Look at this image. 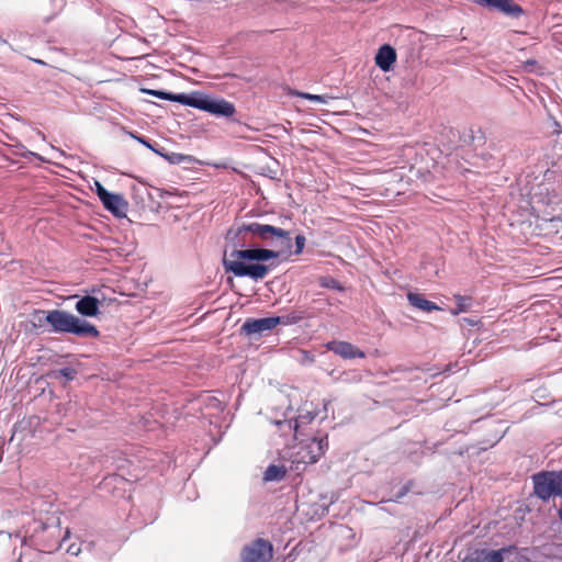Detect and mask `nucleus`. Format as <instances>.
<instances>
[{
    "mask_svg": "<svg viewBox=\"0 0 562 562\" xmlns=\"http://www.w3.org/2000/svg\"><path fill=\"white\" fill-rule=\"evenodd\" d=\"M535 494L542 501L562 496V471H547L533 475Z\"/></svg>",
    "mask_w": 562,
    "mask_h": 562,
    "instance_id": "4",
    "label": "nucleus"
},
{
    "mask_svg": "<svg viewBox=\"0 0 562 562\" xmlns=\"http://www.w3.org/2000/svg\"><path fill=\"white\" fill-rule=\"evenodd\" d=\"M328 448L327 438H312L306 443L301 442L295 452L293 462L313 464L325 453Z\"/></svg>",
    "mask_w": 562,
    "mask_h": 562,
    "instance_id": "5",
    "label": "nucleus"
},
{
    "mask_svg": "<svg viewBox=\"0 0 562 562\" xmlns=\"http://www.w3.org/2000/svg\"><path fill=\"white\" fill-rule=\"evenodd\" d=\"M225 239L234 249L229 254L224 252V270L235 277H248L256 281L266 278L273 267L266 262L277 259L281 250L292 245L290 232L258 222L232 226Z\"/></svg>",
    "mask_w": 562,
    "mask_h": 562,
    "instance_id": "1",
    "label": "nucleus"
},
{
    "mask_svg": "<svg viewBox=\"0 0 562 562\" xmlns=\"http://www.w3.org/2000/svg\"><path fill=\"white\" fill-rule=\"evenodd\" d=\"M474 2L513 18H518L524 13L522 8L513 2V0H474Z\"/></svg>",
    "mask_w": 562,
    "mask_h": 562,
    "instance_id": "8",
    "label": "nucleus"
},
{
    "mask_svg": "<svg viewBox=\"0 0 562 562\" xmlns=\"http://www.w3.org/2000/svg\"><path fill=\"white\" fill-rule=\"evenodd\" d=\"M407 300L412 306L424 312H432L440 310V307L436 303L428 301L427 299L424 297V295L419 293L409 292L407 294Z\"/></svg>",
    "mask_w": 562,
    "mask_h": 562,
    "instance_id": "13",
    "label": "nucleus"
},
{
    "mask_svg": "<svg viewBox=\"0 0 562 562\" xmlns=\"http://www.w3.org/2000/svg\"><path fill=\"white\" fill-rule=\"evenodd\" d=\"M58 375L63 376L67 381H71L76 378L77 371L72 367H66L58 370Z\"/></svg>",
    "mask_w": 562,
    "mask_h": 562,
    "instance_id": "21",
    "label": "nucleus"
},
{
    "mask_svg": "<svg viewBox=\"0 0 562 562\" xmlns=\"http://www.w3.org/2000/svg\"><path fill=\"white\" fill-rule=\"evenodd\" d=\"M326 349L328 351L338 355L342 359H355V358H364L366 353L353 346L351 342L342 341V340H333L326 344Z\"/></svg>",
    "mask_w": 562,
    "mask_h": 562,
    "instance_id": "10",
    "label": "nucleus"
},
{
    "mask_svg": "<svg viewBox=\"0 0 562 562\" xmlns=\"http://www.w3.org/2000/svg\"><path fill=\"white\" fill-rule=\"evenodd\" d=\"M272 558V546L269 541L257 539L246 546L241 552L243 562H267Z\"/></svg>",
    "mask_w": 562,
    "mask_h": 562,
    "instance_id": "6",
    "label": "nucleus"
},
{
    "mask_svg": "<svg viewBox=\"0 0 562 562\" xmlns=\"http://www.w3.org/2000/svg\"><path fill=\"white\" fill-rule=\"evenodd\" d=\"M278 321L272 317L266 318H247L240 327V331L248 337L260 336L265 331H269L277 326Z\"/></svg>",
    "mask_w": 562,
    "mask_h": 562,
    "instance_id": "7",
    "label": "nucleus"
},
{
    "mask_svg": "<svg viewBox=\"0 0 562 562\" xmlns=\"http://www.w3.org/2000/svg\"><path fill=\"white\" fill-rule=\"evenodd\" d=\"M285 470L282 467L274 464L269 465L263 474L266 481H280L284 477Z\"/></svg>",
    "mask_w": 562,
    "mask_h": 562,
    "instance_id": "16",
    "label": "nucleus"
},
{
    "mask_svg": "<svg viewBox=\"0 0 562 562\" xmlns=\"http://www.w3.org/2000/svg\"><path fill=\"white\" fill-rule=\"evenodd\" d=\"M117 483H124V479L121 476L114 475V476L106 477L103 481V486L109 487L110 485H112V484L116 485Z\"/></svg>",
    "mask_w": 562,
    "mask_h": 562,
    "instance_id": "24",
    "label": "nucleus"
},
{
    "mask_svg": "<svg viewBox=\"0 0 562 562\" xmlns=\"http://www.w3.org/2000/svg\"><path fill=\"white\" fill-rule=\"evenodd\" d=\"M295 246H296V249H295V254L299 255L303 251L304 249V246H305V237L303 235H297L295 237Z\"/></svg>",
    "mask_w": 562,
    "mask_h": 562,
    "instance_id": "25",
    "label": "nucleus"
},
{
    "mask_svg": "<svg viewBox=\"0 0 562 562\" xmlns=\"http://www.w3.org/2000/svg\"><path fill=\"white\" fill-rule=\"evenodd\" d=\"M559 517H560V519L562 521V508L559 510Z\"/></svg>",
    "mask_w": 562,
    "mask_h": 562,
    "instance_id": "30",
    "label": "nucleus"
},
{
    "mask_svg": "<svg viewBox=\"0 0 562 562\" xmlns=\"http://www.w3.org/2000/svg\"><path fill=\"white\" fill-rule=\"evenodd\" d=\"M186 105L209 112L217 116L229 117L235 113V106L233 103L224 99H214L198 92L187 95Z\"/></svg>",
    "mask_w": 562,
    "mask_h": 562,
    "instance_id": "3",
    "label": "nucleus"
},
{
    "mask_svg": "<svg viewBox=\"0 0 562 562\" xmlns=\"http://www.w3.org/2000/svg\"><path fill=\"white\" fill-rule=\"evenodd\" d=\"M75 310L83 317H95L100 314V301L92 295H85L76 302Z\"/></svg>",
    "mask_w": 562,
    "mask_h": 562,
    "instance_id": "11",
    "label": "nucleus"
},
{
    "mask_svg": "<svg viewBox=\"0 0 562 562\" xmlns=\"http://www.w3.org/2000/svg\"><path fill=\"white\" fill-rule=\"evenodd\" d=\"M273 321H278L277 325H292L303 319V315L300 312H291L283 316H272Z\"/></svg>",
    "mask_w": 562,
    "mask_h": 562,
    "instance_id": "17",
    "label": "nucleus"
},
{
    "mask_svg": "<svg viewBox=\"0 0 562 562\" xmlns=\"http://www.w3.org/2000/svg\"><path fill=\"white\" fill-rule=\"evenodd\" d=\"M142 91L144 93L154 95V97H156L158 99L178 102V103H181L183 105H186V99H187V95H188L186 93L175 94V93H171V92H166V91H161V90H151V89H143Z\"/></svg>",
    "mask_w": 562,
    "mask_h": 562,
    "instance_id": "14",
    "label": "nucleus"
},
{
    "mask_svg": "<svg viewBox=\"0 0 562 562\" xmlns=\"http://www.w3.org/2000/svg\"><path fill=\"white\" fill-rule=\"evenodd\" d=\"M277 425L280 427L281 430L288 428L289 430L293 429L295 432L297 431L299 428L297 419L278 422Z\"/></svg>",
    "mask_w": 562,
    "mask_h": 562,
    "instance_id": "22",
    "label": "nucleus"
},
{
    "mask_svg": "<svg viewBox=\"0 0 562 562\" xmlns=\"http://www.w3.org/2000/svg\"><path fill=\"white\" fill-rule=\"evenodd\" d=\"M406 493V490L402 491L398 495V497L403 496Z\"/></svg>",
    "mask_w": 562,
    "mask_h": 562,
    "instance_id": "31",
    "label": "nucleus"
},
{
    "mask_svg": "<svg viewBox=\"0 0 562 562\" xmlns=\"http://www.w3.org/2000/svg\"><path fill=\"white\" fill-rule=\"evenodd\" d=\"M321 285L324 286V288L334 289V290H337V291H342L344 290V286L334 278H326V279H324L322 281Z\"/></svg>",
    "mask_w": 562,
    "mask_h": 562,
    "instance_id": "20",
    "label": "nucleus"
},
{
    "mask_svg": "<svg viewBox=\"0 0 562 562\" xmlns=\"http://www.w3.org/2000/svg\"><path fill=\"white\" fill-rule=\"evenodd\" d=\"M131 136L136 139L138 143L143 144L144 146H146L147 148L151 149L153 151H155L156 154H160V149L154 147L149 140H147L145 137L143 136H139V135H135L133 133H131Z\"/></svg>",
    "mask_w": 562,
    "mask_h": 562,
    "instance_id": "23",
    "label": "nucleus"
},
{
    "mask_svg": "<svg viewBox=\"0 0 562 562\" xmlns=\"http://www.w3.org/2000/svg\"><path fill=\"white\" fill-rule=\"evenodd\" d=\"M34 61H35V63H38V64H44V63H43L42 60H40V59H35Z\"/></svg>",
    "mask_w": 562,
    "mask_h": 562,
    "instance_id": "32",
    "label": "nucleus"
},
{
    "mask_svg": "<svg viewBox=\"0 0 562 562\" xmlns=\"http://www.w3.org/2000/svg\"><path fill=\"white\" fill-rule=\"evenodd\" d=\"M395 60L396 50L389 44L382 45L375 55V64L383 71H390Z\"/></svg>",
    "mask_w": 562,
    "mask_h": 562,
    "instance_id": "12",
    "label": "nucleus"
},
{
    "mask_svg": "<svg viewBox=\"0 0 562 562\" xmlns=\"http://www.w3.org/2000/svg\"><path fill=\"white\" fill-rule=\"evenodd\" d=\"M67 552L70 553L71 555H78L79 552H80V549L77 548L75 544H71L68 549H67Z\"/></svg>",
    "mask_w": 562,
    "mask_h": 562,
    "instance_id": "28",
    "label": "nucleus"
},
{
    "mask_svg": "<svg viewBox=\"0 0 562 562\" xmlns=\"http://www.w3.org/2000/svg\"><path fill=\"white\" fill-rule=\"evenodd\" d=\"M95 193L98 198L101 200L109 192L100 182L95 181Z\"/></svg>",
    "mask_w": 562,
    "mask_h": 562,
    "instance_id": "26",
    "label": "nucleus"
},
{
    "mask_svg": "<svg viewBox=\"0 0 562 562\" xmlns=\"http://www.w3.org/2000/svg\"><path fill=\"white\" fill-rule=\"evenodd\" d=\"M304 98L308 99V100H312V101H323V97L321 95H317V94H304Z\"/></svg>",
    "mask_w": 562,
    "mask_h": 562,
    "instance_id": "27",
    "label": "nucleus"
},
{
    "mask_svg": "<svg viewBox=\"0 0 562 562\" xmlns=\"http://www.w3.org/2000/svg\"><path fill=\"white\" fill-rule=\"evenodd\" d=\"M457 307L452 311V314L458 315L460 313L469 311L471 307L472 299L463 295H454Z\"/></svg>",
    "mask_w": 562,
    "mask_h": 562,
    "instance_id": "18",
    "label": "nucleus"
},
{
    "mask_svg": "<svg viewBox=\"0 0 562 562\" xmlns=\"http://www.w3.org/2000/svg\"><path fill=\"white\" fill-rule=\"evenodd\" d=\"M508 551L509 549L506 548L501 550L482 551L476 558V562H503V553Z\"/></svg>",
    "mask_w": 562,
    "mask_h": 562,
    "instance_id": "15",
    "label": "nucleus"
},
{
    "mask_svg": "<svg viewBox=\"0 0 562 562\" xmlns=\"http://www.w3.org/2000/svg\"><path fill=\"white\" fill-rule=\"evenodd\" d=\"M104 209L111 212L116 217H125L128 209V202L123 194L108 192L103 199L100 200Z\"/></svg>",
    "mask_w": 562,
    "mask_h": 562,
    "instance_id": "9",
    "label": "nucleus"
},
{
    "mask_svg": "<svg viewBox=\"0 0 562 562\" xmlns=\"http://www.w3.org/2000/svg\"><path fill=\"white\" fill-rule=\"evenodd\" d=\"M35 327L42 328L49 325V333L54 334H71L77 337L98 338L100 331L98 328L78 316L65 310L36 311L33 315Z\"/></svg>",
    "mask_w": 562,
    "mask_h": 562,
    "instance_id": "2",
    "label": "nucleus"
},
{
    "mask_svg": "<svg viewBox=\"0 0 562 562\" xmlns=\"http://www.w3.org/2000/svg\"><path fill=\"white\" fill-rule=\"evenodd\" d=\"M0 537H3L5 538L7 540H9L11 538V535L8 533V532H4V531H0Z\"/></svg>",
    "mask_w": 562,
    "mask_h": 562,
    "instance_id": "29",
    "label": "nucleus"
},
{
    "mask_svg": "<svg viewBox=\"0 0 562 562\" xmlns=\"http://www.w3.org/2000/svg\"><path fill=\"white\" fill-rule=\"evenodd\" d=\"M159 156L164 157L170 164H175V165H179V164H182V162H184L187 160H190V156H187V155H183V154H179V153L165 154V153H162L160 150Z\"/></svg>",
    "mask_w": 562,
    "mask_h": 562,
    "instance_id": "19",
    "label": "nucleus"
}]
</instances>
